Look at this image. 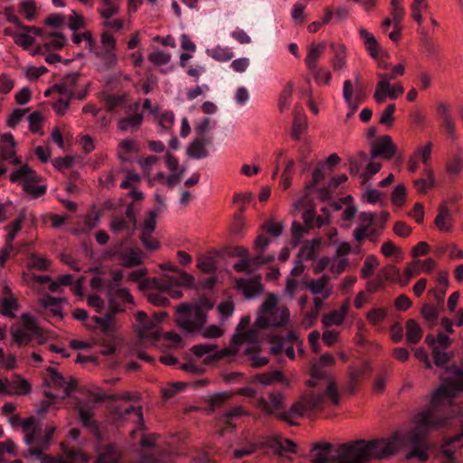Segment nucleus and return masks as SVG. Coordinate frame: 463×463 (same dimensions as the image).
Here are the masks:
<instances>
[{
	"instance_id": "f257e3e1",
	"label": "nucleus",
	"mask_w": 463,
	"mask_h": 463,
	"mask_svg": "<svg viewBox=\"0 0 463 463\" xmlns=\"http://www.w3.org/2000/svg\"><path fill=\"white\" fill-rule=\"evenodd\" d=\"M449 377L431 393L429 406L419 411L413 419L414 428L409 436L395 431L390 438L365 441L363 439L340 445L332 456L335 463H366L370 458H389L402 448L409 439L411 449L406 459L416 458L420 462L429 458V446L422 437L429 432L448 426L457 415L453 399L463 392V369H448Z\"/></svg>"
},
{
	"instance_id": "f03ea898",
	"label": "nucleus",
	"mask_w": 463,
	"mask_h": 463,
	"mask_svg": "<svg viewBox=\"0 0 463 463\" xmlns=\"http://www.w3.org/2000/svg\"><path fill=\"white\" fill-rule=\"evenodd\" d=\"M307 385L313 388L312 391L305 392L307 407L309 410H320L327 405L339 404V393L333 378L331 375H326L319 366H316L310 372Z\"/></svg>"
},
{
	"instance_id": "7ed1b4c3",
	"label": "nucleus",
	"mask_w": 463,
	"mask_h": 463,
	"mask_svg": "<svg viewBox=\"0 0 463 463\" xmlns=\"http://www.w3.org/2000/svg\"><path fill=\"white\" fill-rule=\"evenodd\" d=\"M278 298L269 294L262 303L255 325L259 327L284 326L289 320V311L286 307H277Z\"/></svg>"
},
{
	"instance_id": "20e7f679",
	"label": "nucleus",
	"mask_w": 463,
	"mask_h": 463,
	"mask_svg": "<svg viewBox=\"0 0 463 463\" xmlns=\"http://www.w3.org/2000/svg\"><path fill=\"white\" fill-rule=\"evenodd\" d=\"M22 429L24 434L25 443L31 446L28 449L29 454L34 457H40L43 450L51 443L56 427L52 426L47 428L44 438H42L40 436L41 428L35 422L34 419L31 417L23 421Z\"/></svg>"
},
{
	"instance_id": "39448f33",
	"label": "nucleus",
	"mask_w": 463,
	"mask_h": 463,
	"mask_svg": "<svg viewBox=\"0 0 463 463\" xmlns=\"http://www.w3.org/2000/svg\"><path fill=\"white\" fill-rule=\"evenodd\" d=\"M207 316L199 308H193L192 305L182 303L176 307L175 323L184 332L196 333L206 323Z\"/></svg>"
},
{
	"instance_id": "423d86ee",
	"label": "nucleus",
	"mask_w": 463,
	"mask_h": 463,
	"mask_svg": "<svg viewBox=\"0 0 463 463\" xmlns=\"http://www.w3.org/2000/svg\"><path fill=\"white\" fill-rule=\"evenodd\" d=\"M10 180L13 183L20 184L23 189L33 198L40 197L46 193V186L36 184L38 183V175L27 165L14 171L10 175Z\"/></svg>"
},
{
	"instance_id": "0eeeda50",
	"label": "nucleus",
	"mask_w": 463,
	"mask_h": 463,
	"mask_svg": "<svg viewBox=\"0 0 463 463\" xmlns=\"http://www.w3.org/2000/svg\"><path fill=\"white\" fill-rule=\"evenodd\" d=\"M14 341L18 345H27L33 338L39 337L41 329L36 319L30 314L24 313L21 317V325L11 331Z\"/></svg>"
},
{
	"instance_id": "6e6552de",
	"label": "nucleus",
	"mask_w": 463,
	"mask_h": 463,
	"mask_svg": "<svg viewBox=\"0 0 463 463\" xmlns=\"http://www.w3.org/2000/svg\"><path fill=\"white\" fill-rule=\"evenodd\" d=\"M135 318L136 329L142 342H156L159 339V330L156 322L152 318H148L143 311L137 312Z\"/></svg>"
},
{
	"instance_id": "1a4fd4ad",
	"label": "nucleus",
	"mask_w": 463,
	"mask_h": 463,
	"mask_svg": "<svg viewBox=\"0 0 463 463\" xmlns=\"http://www.w3.org/2000/svg\"><path fill=\"white\" fill-rule=\"evenodd\" d=\"M286 401V395L278 391L270 392L267 398L259 397L255 402V406L265 415H277L282 412V408Z\"/></svg>"
},
{
	"instance_id": "9d476101",
	"label": "nucleus",
	"mask_w": 463,
	"mask_h": 463,
	"mask_svg": "<svg viewBox=\"0 0 463 463\" xmlns=\"http://www.w3.org/2000/svg\"><path fill=\"white\" fill-rule=\"evenodd\" d=\"M49 373V380L47 381V384L51 387L54 388H61V393L54 394L51 392L45 391L44 393L47 397L55 398L60 397L64 399L70 396L71 392L75 389L76 383L73 380L69 382L65 381L64 377L57 372L54 368L49 367L47 369Z\"/></svg>"
},
{
	"instance_id": "9b49d317",
	"label": "nucleus",
	"mask_w": 463,
	"mask_h": 463,
	"mask_svg": "<svg viewBox=\"0 0 463 463\" xmlns=\"http://www.w3.org/2000/svg\"><path fill=\"white\" fill-rule=\"evenodd\" d=\"M107 294L109 308L114 314L123 312L125 310L124 304L134 305V298L127 288H111Z\"/></svg>"
},
{
	"instance_id": "f8f14e48",
	"label": "nucleus",
	"mask_w": 463,
	"mask_h": 463,
	"mask_svg": "<svg viewBox=\"0 0 463 463\" xmlns=\"http://www.w3.org/2000/svg\"><path fill=\"white\" fill-rule=\"evenodd\" d=\"M397 146L392 142V137L388 135H383L378 137L372 145L371 156L382 157L383 159H391L395 156Z\"/></svg>"
},
{
	"instance_id": "ddd939ff",
	"label": "nucleus",
	"mask_w": 463,
	"mask_h": 463,
	"mask_svg": "<svg viewBox=\"0 0 463 463\" xmlns=\"http://www.w3.org/2000/svg\"><path fill=\"white\" fill-rule=\"evenodd\" d=\"M236 286L246 298H257L263 292V285L259 276H254L250 279H236Z\"/></svg>"
},
{
	"instance_id": "4468645a",
	"label": "nucleus",
	"mask_w": 463,
	"mask_h": 463,
	"mask_svg": "<svg viewBox=\"0 0 463 463\" xmlns=\"http://www.w3.org/2000/svg\"><path fill=\"white\" fill-rule=\"evenodd\" d=\"M251 383L261 386H270L278 383H281L287 387L290 385L289 380L285 377L280 370L255 374L251 378Z\"/></svg>"
},
{
	"instance_id": "2eb2a0df",
	"label": "nucleus",
	"mask_w": 463,
	"mask_h": 463,
	"mask_svg": "<svg viewBox=\"0 0 463 463\" xmlns=\"http://www.w3.org/2000/svg\"><path fill=\"white\" fill-rule=\"evenodd\" d=\"M133 114L118 120V128L122 131H134L139 128L143 121V114L139 112V103L135 102L130 106Z\"/></svg>"
},
{
	"instance_id": "dca6fc26",
	"label": "nucleus",
	"mask_w": 463,
	"mask_h": 463,
	"mask_svg": "<svg viewBox=\"0 0 463 463\" xmlns=\"http://www.w3.org/2000/svg\"><path fill=\"white\" fill-rule=\"evenodd\" d=\"M307 410L309 409L307 407V395L304 393L299 401L293 403L288 411L280 412L279 419L290 425H295L296 422L293 420L301 417Z\"/></svg>"
},
{
	"instance_id": "f3484780",
	"label": "nucleus",
	"mask_w": 463,
	"mask_h": 463,
	"mask_svg": "<svg viewBox=\"0 0 463 463\" xmlns=\"http://www.w3.org/2000/svg\"><path fill=\"white\" fill-rule=\"evenodd\" d=\"M114 314L112 311H109L103 317L94 316L90 321H88L85 326L88 327L97 326L101 332L107 335H112L116 331V326L114 324Z\"/></svg>"
},
{
	"instance_id": "a211bd4d",
	"label": "nucleus",
	"mask_w": 463,
	"mask_h": 463,
	"mask_svg": "<svg viewBox=\"0 0 463 463\" xmlns=\"http://www.w3.org/2000/svg\"><path fill=\"white\" fill-rule=\"evenodd\" d=\"M15 142L10 133L0 137V160H10L13 164H19L20 160L15 156Z\"/></svg>"
},
{
	"instance_id": "6ab92c4d",
	"label": "nucleus",
	"mask_w": 463,
	"mask_h": 463,
	"mask_svg": "<svg viewBox=\"0 0 463 463\" xmlns=\"http://www.w3.org/2000/svg\"><path fill=\"white\" fill-rule=\"evenodd\" d=\"M151 115L154 116L160 133L170 132L175 124V114L172 111H161L159 107L151 109Z\"/></svg>"
},
{
	"instance_id": "aec40b11",
	"label": "nucleus",
	"mask_w": 463,
	"mask_h": 463,
	"mask_svg": "<svg viewBox=\"0 0 463 463\" xmlns=\"http://www.w3.org/2000/svg\"><path fill=\"white\" fill-rule=\"evenodd\" d=\"M329 280L330 278L328 276L323 275L317 279H312L306 283V288L309 289L313 295H322L323 299H326L332 294L331 287H329Z\"/></svg>"
},
{
	"instance_id": "412c9836",
	"label": "nucleus",
	"mask_w": 463,
	"mask_h": 463,
	"mask_svg": "<svg viewBox=\"0 0 463 463\" xmlns=\"http://www.w3.org/2000/svg\"><path fill=\"white\" fill-rule=\"evenodd\" d=\"M434 223L440 232L451 231L453 227V216L446 203H441L439 206Z\"/></svg>"
},
{
	"instance_id": "4be33fe9",
	"label": "nucleus",
	"mask_w": 463,
	"mask_h": 463,
	"mask_svg": "<svg viewBox=\"0 0 463 463\" xmlns=\"http://www.w3.org/2000/svg\"><path fill=\"white\" fill-rule=\"evenodd\" d=\"M192 352L198 358L207 355L208 359H220L228 354L225 349L217 351L216 345L213 344L195 345L192 347Z\"/></svg>"
},
{
	"instance_id": "5701e85b",
	"label": "nucleus",
	"mask_w": 463,
	"mask_h": 463,
	"mask_svg": "<svg viewBox=\"0 0 463 463\" xmlns=\"http://www.w3.org/2000/svg\"><path fill=\"white\" fill-rule=\"evenodd\" d=\"M78 80L77 74L67 75L62 80L55 84L52 88L53 91L58 92L63 97L72 98L75 95V89Z\"/></svg>"
},
{
	"instance_id": "b1692460",
	"label": "nucleus",
	"mask_w": 463,
	"mask_h": 463,
	"mask_svg": "<svg viewBox=\"0 0 463 463\" xmlns=\"http://www.w3.org/2000/svg\"><path fill=\"white\" fill-rule=\"evenodd\" d=\"M118 257L121 260V264L124 267L131 268L141 264L143 262L145 255L139 250L128 248L118 252Z\"/></svg>"
},
{
	"instance_id": "393cba45",
	"label": "nucleus",
	"mask_w": 463,
	"mask_h": 463,
	"mask_svg": "<svg viewBox=\"0 0 463 463\" xmlns=\"http://www.w3.org/2000/svg\"><path fill=\"white\" fill-rule=\"evenodd\" d=\"M88 457L80 450L72 449L66 452L64 457L55 458L52 457H44L41 463H85Z\"/></svg>"
},
{
	"instance_id": "a878e982",
	"label": "nucleus",
	"mask_w": 463,
	"mask_h": 463,
	"mask_svg": "<svg viewBox=\"0 0 463 463\" xmlns=\"http://www.w3.org/2000/svg\"><path fill=\"white\" fill-rule=\"evenodd\" d=\"M330 48L334 53L331 65L335 71H340L346 67V49L341 43H331Z\"/></svg>"
},
{
	"instance_id": "bb28decb",
	"label": "nucleus",
	"mask_w": 463,
	"mask_h": 463,
	"mask_svg": "<svg viewBox=\"0 0 463 463\" xmlns=\"http://www.w3.org/2000/svg\"><path fill=\"white\" fill-rule=\"evenodd\" d=\"M120 458L119 449L110 444L99 450L95 463H118Z\"/></svg>"
},
{
	"instance_id": "cd10ccee",
	"label": "nucleus",
	"mask_w": 463,
	"mask_h": 463,
	"mask_svg": "<svg viewBox=\"0 0 463 463\" xmlns=\"http://www.w3.org/2000/svg\"><path fill=\"white\" fill-rule=\"evenodd\" d=\"M326 47V42H321L317 44L312 43L308 49L305 58V63L307 69H314L318 65V61L325 52Z\"/></svg>"
},
{
	"instance_id": "c85d7f7f",
	"label": "nucleus",
	"mask_w": 463,
	"mask_h": 463,
	"mask_svg": "<svg viewBox=\"0 0 463 463\" xmlns=\"http://www.w3.org/2000/svg\"><path fill=\"white\" fill-rule=\"evenodd\" d=\"M235 394L241 395L246 398H255L257 392L255 389H253L251 387H242V388L238 389L234 392H223L217 393L213 397L212 401L214 405H219V404L224 402L225 401H228Z\"/></svg>"
},
{
	"instance_id": "c756f323",
	"label": "nucleus",
	"mask_w": 463,
	"mask_h": 463,
	"mask_svg": "<svg viewBox=\"0 0 463 463\" xmlns=\"http://www.w3.org/2000/svg\"><path fill=\"white\" fill-rule=\"evenodd\" d=\"M404 91V88L402 83H397L394 85H389L387 89H383L380 95H377V91L373 93V99L376 103L381 104L384 102L387 99H396L400 97Z\"/></svg>"
},
{
	"instance_id": "7c9ffc66",
	"label": "nucleus",
	"mask_w": 463,
	"mask_h": 463,
	"mask_svg": "<svg viewBox=\"0 0 463 463\" xmlns=\"http://www.w3.org/2000/svg\"><path fill=\"white\" fill-rule=\"evenodd\" d=\"M19 309L17 298L14 294L5 296L0 299V314L6 317H15L16 312Z\"/></svg>"
},
{
	"instance_id": "2f4dec72",
	"label": "nucleus",
	"mask_w": 463,
	"mask_h": 463,
	"mask_svg": "<svg viewBox=\"0 0 463 463\" xmlns=\"http://www.w3.org/2000/svg\"><path fill=\"white\" fill-rule=\"evenodd\" d=\"M343 99L346 104L363 101L361 90L350 80H345L344 81Z\"/></svg>"
},
{
	"instance_id": "473e14b6",
	"label": "nucleus",
	"mask_w": 463,
	"mask_h": 463,
	"mask_svg": "<svg viewBox=\"0 0 463 463\" xmlns=\"http://www.w3.org/2000/svg\"><path fill=\"white\" fill-rule=\"evenodd\" d=\"M332 445L330 443L316 444L312 449V463H327L331 456Z\"/></svg>"
},
{
	"instance_id": "72a5a7b5",
	"label": "nucleus",
	"mask_w": 463,
	"mask_h": 463,
	"mask_svg": "<svg viewBox=\"0 0 463 463\" xmlns=\"http://www.w3.org/2000/svg\"><path fill=\"white\" fill-rule=\"evenodd\" d=\"M137 144L131 139H124L117 147V155L121 161H128L130 156L137 153Z\"/></svg>"
},
{
	"instance_id": "f704fd0d",
	"label": "nucleus",
	"mask_w": 463,
	"mask_h": 463,
	"mask_svg": "<svg viewBox=\"0 0 463 463\" xmlns=\"http://www.w3.org/2000/svg\"><path fill=\"white\" fill-rule=\"evenodd\" d=\"M120 417L124 420L137 423L139 430L143 429L144 419L142 408L140 406H128L123 412H120Z\"/></svg>"
},
{
	"instance_id": "c9c22d12",
	"label": "nucleus",
	"mask_w": 463,
	"mask_h": 463,
	"mask_svg": "<svg viewBox=\"0 0 463 463\" xmlns=\"http://www.w3.org/2000/svg\"><path fill=\"white\" fill-rule=\"evenodd\" d=\"M320 239H313L305 242L299 250L298 258L302 260H314L317 258V249L320 246Z\"/></svg>"
},
{
	"instance_id": "e433bc0d",
	"label": "nucleus",
	"mask_w": 463,
	"mask_h": 463,
	"mask_svg": "<svg viewBox=\"0 0 463 463\" xmlns=\"http://www.w3.org/2000/svg\"><path fill=\"white\" fill-rule=\"evenodd\" d=\"M307 128V122L306 116L304 114H301L300 112L295 111L291 132L292 138H294L295 140H299L302 134L306 132Z\"/></svg>"
},
{
	"instance_id": "4c0bfd02",
	"label": "nucleus",
	"mask_w": 463,
	"mask_h": 463,
	"mask_svg": "<svg viewBox=\"0 0 463 463\" xmlns=\"http://www.w3.org/2000/svg\"><path fill=\"white\" fill-rule=\"evenodd\" d=\"M127 219L128 220V222H133V223H135V222H136L133 209L130 206H128L127 209L126 218L116 217L111 221V223H110L111 231L116 233H118V232H122L123 230H125L128 226Z\"/></svg>"
},
{
	"instance_id": "58836bf2",
	"label": "nucleus",
	"mask_w": 463,
	"mask_h": 463,
	"mask_svg": "<svg viewBox=\"0 0 463 463\" xmlns=\"http://www.w3.org/2000/svg\"><path fill=\"white\" fill-rule=\"evenodd\" d=\"M25 219V213L24 212H21L18 215V217L13 221L9 225L5 227L6 231V242L5 243H12L14 238L17 236L19 232L22 230L23 222Z\"/></svg>"
},
{
	"instance_id": "ea45409f",
	"label": "nucleus",
	"mask_w": 463,
	"mask_h": 463,
	"mask_svg": "<svg viewBox=\"0 0 463 463\" xmlns=\"http://www.w3.org/2000/svg\"><path fill=\"white\" fill-rule=\"evenodd\" d=\"M9 393L10 395H24L31 391V384L21 377H15L9 380Z\"/></svg>"
},
{
	"instance_id": "a19ab883",
	"label": "nucleus",
	"mask_w": 463,
	"mask_h": 463,
	"mask_svg": "<svg viewBox=\"0 0 463 463\" xmlns=\"http://www.w3.org/2000/svg\"><path fill=\"white\" fill-rule=\"evenodd\" d=\"M207 141L203 140H194L190 143L187 147V155L195 159L204 158L208 156V151L205 148V144Z\"/></svg>"
},
{
	"instance_id": "79ce46f5",
	"label": "nucleus",
	"mask_w": 463,
	"mask_h": 463,
	"mask_svg": "<svg viewBox=\"0 0 463 463\" xmlns=\"http://www.w3.org/2000/svg\"><path fill=\"white\" fill-rule=\"evenodd\" d=\"M422 336V330L420 325L413 319L406 323V340L408 343L416 344Z\"/></svg>"
},
{
	"instance_id": "37998d69",
	"label": "nucleus",
	"mask_w": 463,
	"mask_h": 463,
	"mask_svg": "<svg viewBox=\"0 0 463 463\" xmlns=\"http://www.w3.org/2000/svg\"><path fill=\"white\" fill-rule=\"evenodd\" d=\"M318 85H329L332 80L330 71L325 67L315 66L314 69H307Z\"/></svg>"
},
{
	"instance_id": "c03bdc74",
	"label": "nucleus",
	"mask_w": 463,
	"mask_h": 463,
	"mask_svg": "<svg viewBox=\"0 0 463 463\" xmlns=\"http://www.w3.org/2000/svg\"><path fill=\"white\" fill-rule=\"evenodd\" d=\"M273 260H274L273 256H269L265 259H261L260 256L256 257L253 260L242 259L233 265V269L237 272H249V271H252L254 269L252 268L254 261L265 263V262L271 261Z\"/></svg>"
},
{
	"instance_id": "a18cd8bd",
	"label": "nucleus",
	"mask_w": 463,
	"mask_h": 463,
	"mask_svg": "<svg viewBox=\"0 0 463 463\" xmlns=\"http://www.w3.org/2000/svg\"><path fill=\"white\" fill-rule=\"evenodd\" d=\"M430 5L427 0H413L411 5V17L418 24V25L422 24V13L427 11Z\"/></svg>"
},
{
	"instance_id": "49530a36",
	"label": "nucleus",
	"mask_w": 463,
	"mask_h": 463,
	"mask_svg": "<svg viewBox=\"0 0 463 463\" xmlns=\"http://www.w3.org/2000/svg\"><path fill=\"white\" fill-rule=\"evenodd\" d=\"M209 56L220 62L230 61L233 57V52L229 47L216 46L207 51Z\"/></svg>"
},
{
	"instance_id": "de8ad7c7",
	"label": "nucleus",
	"mask_w": 463,
	"mask_h": 463,
	"mask_svg": "<svg viewBox=\"0 0 463 463\" xmlns=\"http://www.w3.org/2000/svg\"><path fill=\"white\" fill-rule=\"evenodd\" d=\"M20 12L27 20L33 21L38 14L36 2L34 0H22L20 2Z\"/></svg>"
},
{
	"instance_id": "09e8293b",
	"label": "nucleus",
	"mask_w": 463,
	"mask_h": 463,
	"mask_svg": "<svg viewBox=\"0 0 463 463\" xmlns=\"http://www.w3.org/2000/svg\"><path fill=\"white\" fill-rule=\"evenodd\" d=\"M40 304L44 308H48L54 316L61 317V307L60 300L54 297L46 296L40 299Z\"/></svg>"
},
{
	"instance_id": "8fccbe9b",
	"label": "nucleus",
	"mask_w": 463,
	"mask_h": 463,
	"mask_svg": "<svg viewBox=\"0 0 463 463\" xmlns=\"http://www.w3.org/2000/svg\"><path fill=\"white\" fill-rule=\"evenodd\" d=\"M102 5L99 13L104 20L110 19L118 12V5L113 0H101Z\"/></svg>"
},
{
	"instance_id": "3c124183",
	"label": "nucleus",
	"mask_w": 463,
	"mask_h": 463,
	"mask_svg": "<svg viewBox=\"0 0 463 463\" xmlns=\"http://www.w3.org/2000/svg\"><path fill=\"white\" fill-rule=\"evenodd\" d=\"M67 42L66 37L61 33H47V40H44L45 45L48 48L61 49Z\"/></svg>"
},
{
	"instance_id": "603ef678",
	"label": "nucleus",
	"mask_w": 463,
	"mask_h": 463,
	"mask_svg": "<svg viewBox=\"0 0 463 463\" xmlns=\"http://www.w3.org/2000/svg\"><path fill=\"white\" fill-rule=\"evenodd\" d=\"M85 26L86 19L84 16L75 10H71L70 15L68 16V27L71 31H77L78 29L84 28Z\"/></svg>"
},
{
	"instance_id": "864d4df0",
	"label": "nucleus",
	"mask_w": 463,
	"mask_h": 463,
	"mask_svg": "<svg viewBox=\"0 0 463 463\" xmlns=\"http://www.w3.org/2000/svg\"><path fill=\"white\" fill-rule=\"evenodd\" d=\"M292 89H293L292 84L288 83L284 88L281 94L279 95V109L280 112H283L289 109L290 103H291V97H292Z\"/></svg>"
},
{
	"instance_id": "5fc2aeb1",
	"label": "nucleus",
	"mask_w": 463,
	"mask_h": 463,
	"mask_svg": "<svg viewBox=\"0 0 463 463\" xmlns=\"http://www.w3.org/2000/svg\"><path fill=\"white\" fill-rule=\"evenodd\" d=\"M432 143L427 142L424 146H418L414 151V157L421 160L427 165L432 153Z\"/></svg>"
},
{
	"instance_id": "6e6d98bb",
	"label": "nucleus",
	"mask_w": 463,
	"mask_h": 463,
	"mask_svg": "<svg viewBox=\"0 0 463 463\" xmlns=\"http://www.w3.org/2000/svg\"><path fill=\"white\" fill-rule=\"evenodd\" d=\"M384 281L398 282L402 285V275L400 269L394 265H388L382 270Z\"/></svg>"
},
{
	"instance_id": "4d7b16f0",
	"label": "nucleus",
	"mask_w": 463,
	"mask_h": 463,
	"mask_svg": "<svg viewBox=\"0 0 463 463\" xmlns=\"http://www.w3.org/2000/svg\"><path fill=\"white\" fill-rule=\"evenodd\" d=\"M344 321L345 317L337 310H332L322 317L325 326H340Z\"/></svg>"
},
{
	"instance_id": "13d9d810",
	"label": "nucleus",
	"mask_w": 463,
	"mask_h": 463,
	"mask_svg": "<svg viewBox=\"0 0 463 463\" xmlns=\"http://www.w3.org/2000/svg\"><path fill=\"white\" fill-rule=\"evenodd\" d=\"M325 169L326 164L324 163H319L316 166L312 175V182L305 186V190L307 192L312 190L317 185V184L325 178Z\"/></svg>"
},
{
	"instance_id": "bf43d9fd",
	"label": "nucleus",
	"mask_w": 463,
	"mask_h": 463,
	"mask_svg": "<svg viewBox=\"0 0 463 463\" xmlns=\"http://www.w3.org/2000/svg\"><path fill=\"white\" fill-rule=\"evenodd\" d=\"M157 213L156 211H150L145 217L143 224L141 226V233H152L156 226Z\"/></svg>"
},
{
	"instance_id": "052dcab7",
	"label": "nucleus",
	"mask_w": 463,
	"mask_h": 463,
	"mask_svg": "<svg viewBox=\"0 0 463 463\" xmlns=\"http://www.w3.org/2000/svg\"><path fill=\"white\" fill-rule=\"evenodd\" d=\"M386 317L387 312L384 308H373L366 314L367 321L373 326L380 324Z\"/></svg>"
},
{
	"instance_id": "680f3d73",
	"label": "nucleus",
	"mask_w": 463,
	"mask_h": 463,
	"mask_svg": "<svg viewBox=\"0 0 463 463\" xmlns=\"http://www.w3.org/2000/svg\"><path fill=\"white\" fill-rule=\"evenodd\" d=\"M249 413L247 412L246 410L243 409V407L241 406H235V407H232L231 408L229 411H227L221 418V420L227 424V425H231L232 424V420L233 418H237V417H241L242 415H248Z\"/></svg>"
},
{
	"instance_id": "e2e57ef3",
	"label": "nucleus",
	"mask_w": 463,
	"mask_h": 463,
	"mask_svg": "<svg viewBox=\"0 0 463 463\" xmlns=\"http://www.w3.org/2000/svg\"><path fill=\"white\" fill-rule=\"evenodd\" d=\"M378 264V259L374 255H368L364 261V265L361 269V277L364 279L368 278L372 274L373 269L377 267Z\"/></svg>"
},
{
	"instance_id": "0e129e2a",
	"label": "nucleus",
	"mask_w": 463,
	"mask_h": 463,
	"mask_svg": "<svg viewBox=\"0 0 463 463\" xmlns=\"http://www.w3.org/2000/svg\"><path fill=\"white\" fill-rule=\"evenodd\" d=\"M377 77L379 81L376 84L375 91H377V95H380V92L383 89H387L391 84L390 82L396 78L395 75H392V72H378Z\"/></svg>"
},
{
	"instance_id": "69168bd1",
	"label": "nucleus",
	"mask_w": 463,
	"mask_h": 463,
	"mask_svg": "<svg viewBox=\"0 0 463 463\" xmlns=\"http://www.w3.org/2000/svg\"><path fill=\"white\" fill-rule=\"evenodd\" d=\"M148 60L156 66H162L170 61L171 55L164 51H156L148 55Z\"/></svg>"
},
{
	"instance_id": "338daca9",
	"label": "nucleus",
	"mask_w": 463,
	"mask_h": 463,
	"mask_svg": "<svg viewBox=\"0 0 463 463\" xmlns=\"http://www.w3.org/2000/svg\"><path fill=\"white\" fill-rule=\"evenodd\" d=\"M197 268L203 273H213L216 269L215 261L211 257H200L197 261Z\"/></svg>"
},
{
	"instance_id": "774afa93",
	"label": "nucleus",
	"mask_w": 463,
	"mask_h": 463,
	"mask_svg": "<svg viewBox=\"0 0 463 463\" xmlns=\"http://www.w3.org/2000/svg\"><path fill=\"white\" fill-rule=\"evenodd\" d=\"M405 186L403 184H397L391 194L392 203L396 206H402L405 202Z\"/></svg>"
}]
</instances>
